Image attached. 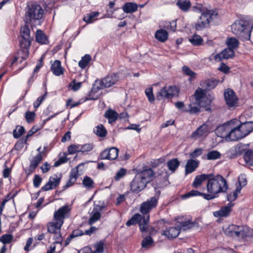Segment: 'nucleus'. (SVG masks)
<instances>
[{
  "mask_svg": "<svg viewBox=\"0 0 253 253\" xmlns=\"http://www.w3.org/2000/svg\"><path fill=\"white\" fill-rule=\"evenodd\" d=\"M31 38L26 37H20L19 40V44L22 49H27L31 44Z\"/></svg>",
  "mask_w": 253,
  "mask_h": 253,
  "instance_id": "a18cd8bd",
  "label": "nucleus"
},
{
  "mask_svg": "<svg viewBox=\"0 0 253 253\" xmlns=\"http://www.w3.org/2000/svg\"><path fill=\"white\" fill-rule=\"evenodd\" d=\"M13 239V236L11 234H4L0 237V241L3 244H9Z\"/></svg>",
  "mask_w": 253,
  "mask_h": 253,
  "instance_id": "bf43d9fd",
  "label": "nucleus"
},
{
  "mask_svg": "<svg viewBox=\"0 0 253 253\" xmlns=\"http://www.w3.org/2000/svg\"><path fill=\"white\" fill-rule=\"evenodd\" d=\"M227 189L226 180L222 176L217 175L208 178L207 183L208 193L203 194V197L206 200H211L217 197L218 193L226 192Z\"/></svg>",
  "mask_w": 253,
  "mask_h": 253,
  "instance_id": "f257e3e1",
  "label": "nucleus"
},
{
  "mask_svg": "<svg viewBox=\"0 0 253 253\" xmlns=\"http://www.w3.org/2000/svg\"><path fill=\"white\" fill-rule=\"evenodd\" d=\"M71 208L68 205H65L55 211L53 215V220L64 223V219L69 215Z\"/></svg>",
  "mask_w": 253,
  "mask_h": 253,
  "instance_id": "4468645a",
  "label": "nucleus"
},
{
  "mask_svg": "<svg viewBox=\"0 0 253 253\" xmlns=\"http://www.w3.org/2000/svg\"><path fill=\"white\" fill-rule=\"evenodd\" d=\"M42 181V178L39 175L36 174L33 179V184L35 188L39 187Z\"/></svg>",
  "mask_w": 253,
  "mask_h": 253,
  "instance_id": "69168bd1",
  "label": "nucleus"
},
{
  "mask_svg": "<svg viewBox=\"0 0 253 253\" xmlns=\"http://www.w3.org/2000/svg\"><path fill=\"white\" fill-rule=\"evenodd\" d=\"M63 223L61 222L55 221L49 222L47 224V232L54 234L55 243L61 244L63 241V238L61 234V228Z\"/></svg>",
  "mask_w": 253,
  "mask_h": 253,
  "instance_id": "6e6552de",
  "label": "nucleus"
},
{
  "mask_svg": "<svg viewBox=\"0 0 253 253\" xmlns=\"http://www.w3.org/2000/svg\"><path fill=\"white\" fill-rule=\"evenodd\" d=\"M224 95L226 104L229 109H233L238 106V98L233 90L226 89Z\"/></svg>",
  "mask_w": 253,
  "mask_h": 253,
  "instance_id": "f8f14e48",
  "label": "nucleus"
},
{
  "mask_svg": "<svg viewBox=\"0 0 253 253\" xmlns=\"http://www.w3.org/2000/svg\"><path fill=\"white\" fill-rule=\"evenodd\" d=\"M244 158L247 164L253 166V154L252 150L246 151L244 154Z\"/></svg>",
  "mask_w": 253,
  "mask_h": 253,
  "instance_id": "de8ad7c7",
  "label": "nucleus"
},
{
  "mask_svg": "<svg viewBox=\"0 0 253 253\" xmlns=\"http://www.w3.org/2000/svg\"><path fill=\"white\" fill-rule=\"evenodd\" d=\"M180 228H178L177 225L176 227H172L163 231L161 234L166 238L170 239L177 237L180 233Z\"/></svg>",
  "mask_w": 253,
  "mask_h": 253,
  "instance_id": "aec40b11",
  "label": "nucleus"
},
{
  "mask_svg": "<svg viewBox=\"0 0 253 253\" xmlns=\"http://www.w3.org/2000/svg\"><path fill=\"white\" fill-rule=\"evenodd\" d=\"M154 172L150 168L137 173L131 181L130 187L132 192L138 193L146 187L154 177Z\"/></svg>",
  "mask_w": 253,
  "mask_h": 253,
  "instance_id": "7ed1b4c3",
  "label": "nucleus"
},
{
  "mask_svg": "<svg viewBox=\"0 0 253 253\" xmlns=\"http://www.w3.org/2000/svg\"><path fill=\"white\" fill-rule=\"evenodd\" d=\"M81 145L72 144L68 148V151L69 154H74L77 152H81Z\"/></svg>",
  "mask_w": 253,
  "mask_h": 253,
  "instance_id": "4d7b16f0",
  "label": "nucleus"
},
{
  "mask_svg": "<svg viewBox=\"0 0 253 253\" xmlns=\"http://www.w3.org/2000/svg\"><path fill=\"white\" fill-rule=\"evenodd\" d=\"M177 226L180 230L184 231L188 230L194 226V223L191 221L189 218L182 217L177 219Z\"/></svg>",
  "mask_w": 253,
  "mask_h": 253,
  "instance_id": "a211bd4d",
  "label": "nucleus"
},
{
  "mask_svg": "<svg viewBox=\"0 0 253 253\" xmlns=\"http://www.w3.org/2000/svg\"><path fill=\"white\" fill-rule=\"evenodd\" d=\"M179 165L180 163L177 159H171L167 162V167L172 173L175 172Z\"/></svg>",
  "mask_w": 253,
  "mask_h": 253,
  "instance_id": "72a5a7b5",
  "label": "nucleus"
},
{
  "mask_svg": "<svg viewBox=\"0 0 253 253\" xmlns=\"http://www.w3.org/2000/svg\"><path fill=\"white\" fill-rule=\"evenodd\" d=\"M232 206V204H229L227 206L223 207L219 210L213 212V214L216 217H226L230 213Z\"/></svg>",
  "mask_w": 253,
  "mask_h": 253,
  "instance_id": "4be33fe9",
  "label": "nucleus"
},
{
  "mask_svg": "<svg viewBox=\"0 0 253 253\" xmlns=\"http://www.w3.org/2000/svg\"><path fill=\"white\" fill-rule=\"evenodd\" d=\"M25 132V128L22 126H17L13 131V137L15 138H19Z\"/></svg>",
  "mask_w": 253,
  "mask_h": 253,
  "instance_id": "09e8293b",
  "label": "nucleus"
},
{
  "mask_svg": "<svg viewBox=\"0 0 253 253\" xmlns=\"http://www.w3.org/2000/svg\"><path fill=\"white\" fill-rule=\"evenodd\" d=\"M137 5L133 2H126L122 7L123 11L126 13H133L137 10Z\"/></svg>",
  "mask_w": 253,
  "mask_h": 253,
  "instance_id": "cd10ccee",
  "label": "nucleus"
},
{
  "mask_svg": "<svg viewBox=\"0 0 253 253\" xmlns=\"http://www.w3.org/2000/svg\"><path fill=\"white\" fill-rule=\"evenodd\" d=\"M239 186H242V188L247 184V180L244 174H241L238 177Z\"/></svg>",
  "mask_w": 253,
  "mask_h": 253,
  "instance_id": "774afa93",
  "label": "nucleus"
},
{
  "mask_svg": "<svg viewBox=\"0 0 253 253\" xmlns=\"http://www.w3.org/2000/svg\"><path fill=\"white\" fill-rule=\"evenodd\" d=\"M232 124L231 125V130L225 137V140L227 141H237L243 137L239 127V121L238 120H232Z\"/></svg>",
  "mask_w": 253,
  "mask_h": 253,
  "instance_id": "1a4fd4ad",
  "label": "nucleus"
},
{
  "mask_svg": "<svg viewBox=\"0 0 253 253\" xmlns=\"http://www.w3.org/2000/svg\"><path fill=\"white\" fill-rule=\"evenodd\" d=\"M213 97L212 94L210 93H208L206 94V98L202 99L199 102L198 104L200 107H206L211 104V101L213 100Z\"/></svg>",
  "mask_w": 253,
  "mask_h": 253,
  "instance_id": "4c0bfd02",
  "label": "nucleus"
},
{
  "mask_svg": "<svg viewBox=\"0 0 253 253\" xmlns=\"http://www.w3.org/2000/svg\"><path fill=\"white\" fill-rule=\"evenodd\" d=\"M36 114L34 112L28 111L25 114V118L28 123H31L34 121Z\"/></svg>",
  "mask_w": 253,
  "mask_h": 253,
  "instance_id": "e2e57ef3",
  "label": "nucleus"
},
{
  "mask_svg": "<svg viewBox=\"0 0 253 253\" xmlns=\"http://www.w3.org/2000/svg\"><path fill=\"white\" fill-rule=\"evenodd\" d=\"M149 217H145L142 216V220H140L139 222V228L142 232H146L148 228Z\"/></svg>",
  "mask_w": 253,
  "mask_h": 253,
  "instance_id": "f704fd0d",
  "label": "nucleus"
},
{
  "mask_svg": "<svg viewBox=\"0 0 253 253\" xmlns=\"http://www.w3.org/2000/svg\"><path fill=\"white\" fill-rule=\"evenodd\" d=\"M94 132L98 136L103 137L106 135L107 131L102 125H100L95 127Z\"/></svg>",
  "mask_w": 253,
  "mask_h": 253,
  "instance_id": "58836bf2",
  "label": "nucleus"
},
{
  "mask_svg": "<svg viewBox=\"0 0 253 253\" xmlns=\"http://www.w3.org/2000/svg\"><path fill=\"white\" fill-rule=\"evenodd\" d=\"M178 93L179 89L175 86H165L160 92L161 96L168 98L177 96Z\"/></svg>",
  "mask_w": 253,
  "mask_h": 253,
  "instance_id": "dca6fc26",
  "label": "nucleus"
},
{
  "mask_svg": "<svg viewBox=\"0 0 253 253\" xmlns=\"http://www.w3.org/2000/svg\"><path fill=\"white\" fill-rule=\"evenodd\" d=\"M82 165V164L79 165L77 167L76 169H73L71 171L70 174L69 179L66 183V185L64 186V187L68 188L74 185V184L76 181L77 178L79 176V172L78 169Z\"/></svg>",
  "mask_w": 253,
  "mask_h": 253,
  "instance_id": "393cba45",
  "label": "nucleus"
},
{
  "mask_svg": "<svg viewBox=\"0 0 253 253\" xmlns=\"http://www.w3.org/2000/svg\"><path fill=\"white\" fill-rule=\"evenodd\" d=\"M209 177V175H206V174H202V175H197L193 182V186L195 187V188H198L199 187H200L202 182L206 179H207Z\"/></svg>",
  "mask_w": 253,
  "mask_h": 253,
  "instance_id": "e433bc0d",
  "label": "nucleus"
},
{
  "mask_svg": "<svg viewBox=\"0 0 253 253\" xmlns=\"http://www.w3.org/2000/svg\"><path fill=\"white\" fill-rule=\"evenodd\" d=\"M209 127L207 124H203L194 131L191 135V138L197 139L201 137H205L210 132Z\"/></svg>",
  "mask_w": 253,
  "mask_h": 253,
  "instance_id": "f3484780",
  "label": "nucleus"
},
{
  "mask_svg": "<svg viewBox=\"0 0 253 253\" xmlns=\"http://www.w3.org/2000/svg\"><path fill=\"white\" fill-rule=\"evenodd\" d=\"M232 124V120L224 124V125L218 126L216 130L217 135L222 138H225L231 130V125Z\"/></svg>",
  "mask_w": 253,
  "mask_h": 253,
  "instance_id": "6ab92c4d",
  "label": "nucleus"
},
{
  "mask_svg": "<svg viewBox=\"0 0 253 253\" xmlns=\"http://www.w3.org/2000/svg\"><path fill=\"white\" fill-rule=\"evenodd\" d=\"M241 189L242 186H237L236 190L233 191L232 193L229 194L227 195L228 200L230 202L235 200L237 199L238 194L240 193Z\"/></svg>",
  "mask_w": 253,
  "mask_h": 253,
  "instance_id": "49530a36",
  "label": "nucleus"
},
{
  "mask_svg": "<svg viewBox=\"0 0 253 253\" xmlns=\"http://www.w3.org/2000/svg\"><path fill=\"white\" fill-rule=\"evenodd\" d=\"M83 184L87 189L93 188L94 182L89 177L85 176L83 180Z\"/></svg>",
  "mask_w": 253,
  "mask_h": 253,
  "instance_id": "3c124183",
  "label": "nucleus"
},
{
  "mask_svg": "<svg viewBox=\"0 0 253 253\" xmlns=\"http://www.w3.org/2000/svg\"><path fill=\"white\" fill-rule=\"evenodd\" d=\"M224 233L228 236L244 239L253 235V231L246 226H237L231 224L223 228Z\"/></svg>",
  "mask_w": 253,
  "mask_h": 253,
  "instance_id": "20e7f679",
  "label": "nucleus"
},
{
  "mask_svg": "<svg viewBox=\"0 0 253 253\" xmlns=\"http://www.w3.org/2000/svg\"><path fill=\"white\" fill-rule=\"evenodd\" d=\"M252 28L247 22L241 20L236 21L231 25L232 32L243 41L250 40Z\"/></svg>",
  "mask_w": 253,
  "mask_h": 253,
  "instance_id": "423d86ee",
  "label": "nucleus"
},
{
  "mask_svg": "<svg viewBox=\"0 0 253 253\" xmlns=\"http://www.w3.org/2000/svg\"><path fill=\"white\" fill-rule=\"evenodd\" d=\"M99 14V13L96 11L91 12L84 16L83 18V20L86 23H91L95 20L94 18L97 16Z\"/></svg>",
  "mask_w": 253,
  "mask_h": 253,
  "instance_id": "37998d69",
  "label": "nucleus"
},
{
  "mask_svg": "<svg viewBox=\"0 0 253 253\" xmlns=\"http://www.w3.org/2000/svg\"><path fill=\"white\" fill-rule=\"evenodd\" d=\"M61 180V176H58L55 174L50 177L48 181L42 187L41 190L43 191H47L55 189L59 184Z\"/></svg>",
  "mask_w": 253,
  "mask_h": 253,
  "instance_id": "2eb2a0df",
  "label": "nucleus"
},
{
  "mask_svg": "<svg viewBox=\"0 0 253 253\" xmlns=\"http://www.w3.org/2000/svg\"><path fill=\"white\" fill-rule=\"evenodd\" d=\"M224 233L228 236L244 239L253 235V231L246 226H237L231 224L223 228Z\"/></svg>",
  "mask_w": 253,
  "mask_h": 253,
  "instance_id": "39448f33",
  "label": "nucleus"
},
{
  "mask_svg": "<svg viewBox=\"0 0 253 253\" xmlns=\"http://www.w3.org/2000/svg\"><path fill=\"white\" fill-rule=\"evenodd\" d=\"M226 43L228 48L232 49L233 51L238 47L239 44L238 40L234 37L228 38Z\"/></svg>",
  "mask_w": 253,
  "mask_h": 253,
  "instance_id": "2f4dec72",
  "label": "nucleus"
},
{
  "mask_svg": "<svg viewBox=\"0 0 253 253\" xmlns=\"http://www.w3.org/2000/svg\"><path fill=\"white\" fill-rule=\"evenodd\" d=\"M81 82L76 83L74 80L70 83L69 85L74 91H77L81 88Z\"/></svg>",
  "mask_w": 253,
  "mask_h": 253,
  "instance_id": "338daca9",
  "label": "nucleus"
},
{
  "mask_svg": "<svg viewBox=\"0 0 253 253\" xmlns=\"http://www.w3.org/2000/svg\"><path fill=\"white\" fill-rule=\"evenodd\" d=\"M39 130V128L33 126L27 133L25 137H23L18 142H17L15 145V147H17L20 144H24L26 143L27 139L29 137L32 136L35 133L37 132Z\"/></svg>",
  "mask_w": 253,
  "mask_h": 253,
  "instance_id": "c85d7f7f",
  "label": "nucleus"
},
{
  "mask_svg": "<svg viewBox=\"0 0 253 253\" xmlns=\"http://www.w3.org/2000/svg\"><path fill=\"white\" fill-rule=\"evenodd\" d=\"M51 70L56 76H60L63 73V68L61 67V62L55 60L51 65Z\"/></svg>",
  "mask_w": 253,
  "mask_h": 253,
  "instance_id": "bb28decb",
  "label": "nucleus"
},
{
  "mask_svg": "<svg viewBox=\"0 0 253 253\" xmlns=\"http://www.w3.org/2000/svg\"><path fill=\"white\" fill-rule=\"evenodd\" d=\"M199 162L193 159L188 160L185 165L186 173H190L198 167Z\"/></svg>",
  "mask_w": 253,
  "mask_h": 253,
  "instance_id": "a878e982",
  "label": "nucleus"
},
{
  "mask_svg": "<svg viewBox=\"0 0 253 253\" xmlns=\"http://www.w3.org/2000/svg\"><path fill=\"white\" fill-rule=\"evenodd\" d=\"M193 11L200 14L195 24L197 30H202L209 27L210 23L216 18L217 12L201 4H197L193 7Z\"/></svg>",
  "mask_w": 253,
  "mask_h": 253,
  "instance_id": "f03ea898",
  "label": "nucleus"
},
{
  "mask_svg": "<svg viewBox=\"0 0 253 253\" xmlns=\"http://www.w3.org/2000/svg\"><path fill=\"white\" fill-rule=\"evenodd\" d=\"M84 234V233L80 229H77L74 230L71 234L69 236L68 239L72 240L74 237H76L79 236H82Z\"/></svg>",
  "mask_w": 253,
  "mask_h": 253,
  "instance_id": "0e129e2a",
  "label": "nucleus"
},
{
  "mask_svg": "<svg viewBox=\"0 0 253 253\" xmlns=\"http://www.w3.org/2000/svg\"><path fill=\"white\" fill-rule=\"evenodd\" d=\"M21 37L31 38L30 37V30L27 25H25L21 27L20 29Z\"/></svg>",
  "mask_w": 253,
  "mask_h": 253,
  "instance_id": "13d9d810",
  "label": "nucleus"
},
{
  "mask_svg": "<svg viewBox=\"0 0 253 253\" xmlns=\"http://www.w3.org/2000/svg\"><path fill=\"white\" fill-rule=\"evenodd\" d=\"M208 92H205V90H202L201 88H198L196 89L194 94L196 103L199 104L200 100L202 99H206V94Z\"/></svg>",
  "mask_w": 253,
  "mask_h": 253,
  "instance_id": "c9c22d12",
  "label": "nucleus"
},
{
  "mask_svg": "<svg viewBox=\"0 0 253 253\" xmlns=\"http://www.w3.org/2000/svg\"><path fill=\"white\" fill-rule=\"evenodd\" d=\"M234 55V51L232 49L226 48L223 50L221 52L216 54L214 56L216 60L220 61L222 59H227L232 58Z\"/></svg>",
  "mask_w": 253,
  "mask_h": 253,
  "instance_id": "5701e85b",
  "label": "nucleus"
},
{
  "mask_svg": "<svg viewBox=\"0 0 253 253\" xmlns=\"http://www.w3.org/2000/svg\"><path fill=\"white\" fill-rule=\"evenodd\" d=\"M157 199L156 197H151L147 201L143 202L140 207V212L143 215V216L149 217V212L154 208L156 207Z\"/></svg>",
  "mask_w": 253,
  "mask_h": 253,
  "instance_id": "9b49d317",
  "label": "nucleus"
},
{
  "mask_svg": "<svg viewBox=\"0 0 253 253\" xmlns=\"http://www.w3.org/2000/svg\"><path fill=\"white\" fill-rule=\"evenodd\" d=\"M142 220V215L139 213H136L126 222V225L129 226L132 225H135L139 223V221Z\"/></svg>",
  "mask_w": 253,
  "mask_h": 253,
  "instance_id": "ea45409f",
  "label": "nucleus"
},
{
  "mask_svg": "<svg viewBox=\"0 0 253 253\" xmlns=\"http://www.w3.org/2000/svg\"><path fill=\"white\" fill-rule=\"evenodd\" d=\"M119 150L115 147H112L108 149L109 160H113L118 157Z\"/></svg>",
  "mask_w": 253,
  "mask_h": 253,
  "instance_id": "8fccbe9b",
  "label": "nucleus"
},
{
  "mask_svg": "<svg viewBox=\"0 0 253 253\" xmlns=\"http://www.w3.org/2000/svg\"><path fill=\"white\" fill-rule=\"evenodd\" d=\"M44 11L42 7L37 4L28 5L26 12V19L29 21L32 20H39L42 18Z\"/></svg>",
  "mask_w": 253,
  "mask_h": 253,
  "instance_id": "0eeeda50",
  "label": "nucleus"
},
{
  "mask_svg": "<svg viewBox=\"0 0 253 253\" xmlns=\"http://www.w3.org/2000/svg\"><path fill=\"white\" fill-rule=\"evenodd\" d=\"M104 116L108 120L109 123H112L117 120L118 114L112 109H109L105 112Z\"/></svg>",
  "mask_w": 253,
  "mask_h": 253,
  "instance_id": "c756f323",
  "label": "nucleus"
},
{
  "mask_svg": "<svg viewBox=\"0 0 253 253\" xmlns=\"http://www.w3.org/2000/svg\"><path fill=\"white\" fill-rule=\"evenodd\" d=\"M145 92L149 102L151 103L154 102L155 98L153 93L152 87H150L146 88L145 89Z\"/></svg>",
  "mask_w": 253,
  "mask_h": 253,
  "instance_id": "052dcab7",
  "label": "nucleus"
},
{
  "mask_svg": "<svg viewBox=\"0 0 253 253\" xmlns=\"http://www.w3.org/2000/svg\"><path fill=\"white\" fill-rule=\"evenodd\" d=\"M36 40L41 44L48 43V39L46 35L41 30H38L36 32Z\"/></svg>",
  "mask_w": 253,
  "mask_h": 253,
  "instance_id": "473e14b6",
  "label": "nucleus"
},
{
  "mask_svg": "<svg viewBox=\"0 0 253 253\" xmlns=\"http://www.w3.org/2000/svg\"><path fill=\"white\" fill-rule=\"evenodd\" d=\"M189 42L194 45L198 46L202 44L203 40L202 38L198 35H194L189 39Z\"/></svg>",
  "mask_w": 253,
  "mask_h": 253,
  "instance_id": "79ce46f5",
  "label": "nucleus"
},
{
  "mask_svg": "<svg viewBox=\"0 0 253 253\" xmlns=\"http://www.w3.org/2000/svg\"><path fill=\"white\" fill-rule=\"evenodd\" d=\"M176 4L183 11H187L191 5L189 0H178L176 2Z\"/></svg>",
  "mask_w": 253,
  "mask_h": 253,
  "instance_id": "a19ab883",
  "label": "nucleus"
},
{
  "mask_svg": "<svg viewBox=\"0 0 253 253\" xmlns=\"http://www.w3.org/2000/svg\"><path fill=\"white\" fill-rule=\"evenodd\" d=\"M102 209L103 207L99 206H97L93 208L88 220V223L90 225H92L100 219L101 217L100 211H102Z\"/></svg>",
  "mask_w": 253,
  "mask_h": 253,
  "instance_id": "412c9836",
  "label": "nucleus"
},
{
  "mask_svg": "<svg viewBox=\"0 0 253 253\" xmlns=\"http://www.w3.org/2000/svg\"><path fill=\"white\" fill-rule=\"evenodd\" d=\"M94 147L93 144L92 143H86L83 145H81V152L83 154L87 153L88 152L91 151Z\"/></svg>",
  "mask_w": 253,
  "mask_h": 253,
  "instance_id": "6e6d98bb",
  "label": "nucleus"
},
{
  "mask_svg": "<svg viewBox=\"0 0 253 253\" xmlns=\"http://www.w3.org/2000/svg\"><path fill=\"white\" fill-rule=\"evenodd\" d=\"M164 27L167 30L160 29H159V42H166L169 38V33L167 30L171 31H175L176 29V23L175 21L167 23Z\"/></svg>",
  "mask_w": 253,
  "mask_h": 253,
  "instance_id": "ddd939ff",
  "label": "nucleus"
},
{
  "mask_svg": "<svg viewBox=\"0 0 253 253\" xmlns=\"http://www.w3.org/2000/svg\"><path fill=\"white\" fill-rule=\"evenodd\" d=\"M239 127L243 137H244L253 130V122H248L240 124L239 122Z\"/></svg>",
  "mask_w": 253,
  "mask_h": 253,
  "instance_id": "b1692460",
  "label": "nucleus"
},
{
  "mask_svg": "<svg viewBox=\"0 0 253 253\" xmlns=\"http://www.w3.org/2000/svg\"><path fill=\"white\" fill-rule=\"evenodd\" d=\"M91 59V57L89 55L85 54L79 62V67L82 69L84 68L89 64Z\"/></svg>",
  "mask_w": 253,
  "mask_h": 253,
  "instance_id": "c03bdc74",
  "label": "nucleus"
},
{
  "mask_svg": "<svg viewBox=\"0 0 253 253\" xmlns=\"http://www.w3.org/2000/svg\"><path fill=\"white\" fill-rule=\"evenodd\" d=\"M220 153L217 151H211L207 155V159L209 160H214L220 158Z\"/></svg>",
  "mask_w": 253,
  "mask_h": 253,
  "instance_id": "603ef678",
  "label": "nucleus"
},
{
  "mask_svg": "<svg viewBox=\"0 0 253 253\" xmlns=\"http://www.w3.org/2000/svg\"><path fill=\"white\" fill-rule=\"evenodd\" d=\"M126 173V170L125 169H121L116 173L114 178L116 181H118L123 177H124Z\"/></svg>",
  "mask_w": 253,
  "mask_h": 253,
  "instance_id": "680f3d73",
  "label": "nucleus"
},
{
  "mask_svg": "<svg viewBox=\"0 0 253 253\" xmlns=\"http://www.w3.org/2000/svg\"><path fill=\"white\" fill-rule=\"evenodd\" d=\"M42 152L39 153L37 155L34 157L32 160H31L30 165V169H35L38 167L39 164L42 161Z\"/></svg>",
  "mask_w": 253,
  "mask_h": 253,
  "instance_id": "7c9ffc66",
  "label": "nucleus"
},
{
  "mask_svg": "<svg viewBox=\"0 0 253 253\" xmlns=\"http://www.w3.org/2000/svg\"><path fill=\"white\" fill-rule=\"evenodd\" d=\"M119 79L118 74H109L99 81V86L97 87V89H100L110 87L116 84Z\"/></svg>",
  "mask_w": 253,
  "mask_h": 253,
  "instance_id": "9d476101",
  "label": "nucleus"
},
{
  "mask_svg": "<svg viewBox=\"0 0 253 253\" xmlns=\"http://www.w3.org/2000/svg\"><path fill=\"white\" fill-rule=\"evenodd\" d=\"M104 242L102 241L95 244L93 247L95 250L92 253H103L104 252Z\"/></svg>",
  "mask_w": 253,
  "mask_h": 253,
  "instance_id": "5fc2aeb1",
  "label": "nucleus"
},
{
  "mask_svg": "<svg viewBox=\"0 0 253 253\" xmlns=\"http://www.w3.org/2000/svg\"><path fill=\"white\" fill-rule=\"evenodd\" d=\"M153 243V240L151 236L144 238L141 242L142 248H147L151 246Z\"/></svg>",
  "mask_w": 253,
  "mask_h": 253,
  "instance_id": "864d4df0",
  "label": "nucleus"
}]
</instances>
